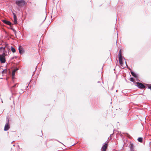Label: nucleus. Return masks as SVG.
I'll use <instances>...</instances> for the list:
<instances>
[{
  "label": "nucleus",
  "instance_id": "nucleus-13",
  "mask_svg": "<svg viewBox=\"0 0 151 151\" xmlns=\"http://www.w3.org/2000/svg\"><path fill=\"white\" fill-rule=\"evenodd\" d=\"M131 74L134 77H135L136 78H137V74H136L135 73H134L133 72L131 71Z\"/></svg>",
  "mask_w": 151,
  "mask_h": 151
},
{
  "label": "nucleus",
  "instance_id": "nucleus-19",
  "mask_svg": "<svg viewBox=\"0 0 151 151\" xmlns=\"http://www.w3.org/2000/svg\"><path fill=\"white\" fill-rule=\"evenodd\" d=\"M130 80L132 82H134V79L133 78H131Z\"/></svg>",
  "mask_w": 151,
  "mask_h": 151
},
{
  "label": "nucleus",
  "instance_id": "nucleus-17",
  "mask_svg": "<svg viewBox=\"0 0 151 151\" xmlns=\"http://www.w3.org/2000/svg\"><path fill=\"white\" fill-rule=\"evenodd\" d=\"M15 75V70H13L12 72V77H14V76Z\"/></svg>",
  "mask_w": 151,
  "mask_h": 151
},
{
  "label": "nucleus",
  "instance_id": "nucleus-2",
  "mask_svg": "<svg viewBox=\"0 0 151 151\" xmlns=\"http://www.w3.org/2000/svg\"><path fill=\"white\" fill-rule=\"evenodd\" d=\"M7 55V54H5L4 52L0 55V61L1 63H4L6 62L5 56Z\"/></svg>",
  "mask_w": 151,
  "mask_h": 151
},
{
  "label": "nucleus",
  "instance_id": "nucleus-16",
  "mask_svg": "<svg viewBox=\"0 0 151 151\" xmlns=\"http://www.w3.org/2000/svg\"><path fill=\"white\" fill-rule=\"evenodd\" d=\"M11 48V50L14 53L15 52L16 50L14 47H13L12 46Z\"/></svg>",
  "mask_w": 151,
  "mask_h": 151
},
{
  "label": "nucleus",
  "instance_id": "nucleus-10",
  "mask_svg": "<svg viewBox=\"0 0 151 151\" xmlns=\"http://www.w3.org/2000/svg\"><path fill=\"white\" fill-rule=\"evenodd\" d=\"M107 147V144H105L101 148V151H106V149Z\"/></svg>",
  "mask_w": 151,
  "mask_h": 151
},
{
  "label": "nucleus",
  "instance_id": "nucleus-12",
  "mask_svg": "<svg viewBox=\"0 0 151 151\" xmlns=\"http://www.w3.org/2000/svg\"><path fill=\"white\" fill-rule=\"evenodd\" d=\"M17 84V83L15 84L14 86H12L11 88V91L12 93L13 92H14L15 91L14 89L13 88L16 87Z\"/></svg>",
  "mask_w": 151,
  "mask_h": 151
},
{
  "label": "nucleus",
  "instance_id": "nucleus-18",
  "mask_svg": "<svg viewBox=\"0 0 151 151\" xmlns=\"http://www.w3.org/2000/svg\"><path fill=\"white\" fill-rule=\"evenodd\" d=\"M148 88L150 89L151 90V84H147Z\"/></svg>",
  "mask_w": 151,
  "mask_h": 151
},
{
  "label": "nucleus",
  "instance_id": "nucleus-6",
  "mask_svg": "<svg viewBox=\"0 0 151 151\" xmlns=\"http://www.w3.org/2000/svg\"><path fill=\"white\" fill-rule=\"evenodd\" d=\"M7 45L6 44L5 46L4 47H0V53H5V54H6V52L5 50V48L6 47Z\"/></svg>",
  "mask_w": 151,
  "mask_h": 151
},
{
  "label": "nucleus",
  "instance_id": "nucleus-3",
  "mask_svg": "<svg viewBox=\"0 0 151 151\" xmlns=\"http://www.w3.org/2000/svg\"><path fill=\"white\" fill-rule=\"evenodd\" d=\"M118 56H119V63L121 65H122L123 64V63L122 62V55L121 54V50L119 51V55H118Z\"/></svg>",
  "mask_w": 151,
  "mask_h": 151
},
{
  "label": "nucleus",
  "instance_id": "nucleus-20",
  "mask_svg": "<svg viewBox=\"0 0 151 151\" xmlns=\"http://www.w3.org/2000/svg\"><path fill=\"white\" fill-rule=\"evenodd\" d=\"M11 29L14 32L15 34L16 33V30L13 28H11Z\"/></svg>",
  "mask_w": 151,
  "mask_h": 151
},
{
  "label": "nucleus",
  "instance_id": "nucleus-1",
  "mask_svg": "<svg viewBox=\"0 0 151 151\" xmlns=\"http://www.w3.org/2000/svg\"><path fill=\"white\" fill-rule=\"evenodd\" d=\"M16 4L20 7H22L26 4L25 1L24 0L16 1Z\"/></svg>",
  "mask_w": 151,
  "mask_h": 151
},
{
  "label": "nucleus",
  "instance_id": "nucleus-21",
  "mask_svg": "<svg viewBox=\"0 0 151 151\" xmlns=\"http://www.w3.org/2000/svg\"><path fill=\"white\" fill-rule=\"evenodd\" d=\"M18 70V69L17 68V69H14L13 70H15V72H16V71L17 70Z\"/></svg>",
  "mask_w": 151,
  "mask_h": 151
},
{
  "label": "nucleus",
  "instance_id": "nucleus-15",
  "mask_svg": "<svg viewBox=\"0 0 151 151\" xmlns=\"http://www.w3.org/2000/svg\"><path fill=\"white\" fill-rule=\"evenodd\" d=\"M138 141L140 142H142V137H139L137 139Z\"/></svg>",
  "mask_w": 151,
  "mask_h": 151
},
{
  "label": "nucleus",
  "instance_id": "nucleus-23",
  "mask_svg": "<svg viewBox=\"0 0 151 151\" xmlns=\"http://www.w3.org/2000/svg\"><path fill=\"white\" fill-rule=\"evenodd\" d=\"M4 70H3V71H2V73H4Z\"/></svg>",
  "mask_w": 151,
  "mask_h": 151
},
{
  "label": "nucleus",
  "instance_id": "nucleus-22",
  "mask_svg": "<svg viewBox=\"0 0 151 151\" xmlns=\"http://www.w3.org/2000/svg\"><path fill=\"white\" fill-rule=\"evenodd\" d=\"M126 65L127 66V67L128 66L127 65V63H126Z\"/></svg>",
  "mask_w": 151,
  "mask_h": 151
},
{
  "label": "nucleus",
  "instance_id": "nucleus-4",
  "mask_svg": "<svg viewBox=\"0 0 151 151\" xmlns=\"http://www.w3.org/2000/svg\"><path fill=\"white\" fill-rule=\"evenodd\" d=\"M118 56H119V63L121 65H122L123 64V63L122 62V55L121 54V50L119 51V55H118Z\"/></svg>",
  "mask_w": 151,
  "mask_h": 151
},
{
  "label": "nucleus",
  "instance_id": "nucleus-5",
  "mask_svg": "<svg viewBox=\"0 0 151 151\" xmlns=\"http://www.w3.org/2000/svg\"><path fill=\"white\" fill-rule=\"evenodd\" d=\"M129 146L130 151H136L135 148V146L133 143L130 142Z\"/></svg>",
  "mask_w": 151,
  "mask_h": 151
},
{
  "label": "nucleus",
  "instance_id": "nucleus-9",
  "mask_svg": "<svg viewBox=\"0 0 151 151\" xmlns=\"http://www.w3.org/2000/svg\"><path fill=\"white\" fill-rule=\"evenodd\" d=\"M14 15V24H17V17L15 14L13 13Z\"/></svg>",
  "mask_w": 151,
  "mask_h": 151
},
{
  "label": "nucleus",
  "instance_id": "nucleus-11",
  "mask_svg": "<svg viewBox=\"0 0 151 151\" xmlns=\"http://www.w3.org/2000/svg\"><path fill=\"white\" fill-rule=\"evenodd\" d=\"M2 21L5 24L9 25H11L12 24L10 22L6 20H2Z\"/></svg>",
  "mask_w": 151,
  "mask_h": 151
},
{
  "label": "nucleus",
  "instance_id": "nucleus-7",
  "mask_svg": "<svg viewBox=\"0 0 151 151\" xmlns=\"http://www.w3.org/2000/svg\"><path fill=\"white\" fill-rule=\"evenodd\" d=\"M7 123L5 125L4 130V131H7L9 130V129L10 128V126L9 125V120L8 119H7Z\"/></svg>",
  "mask_w": 151,
  "mask_h": 151
},
{
  "label": "nucleus",
  "instance_id": "nucleus-14",
  "mask_svg": "<svg viewBox=\"0 0 151 151\" xmlns=\"http://www.w3.org/2000/svg\"><path fill=\"white\" fill-rule=\"evenodd\" d=\"M21 47H19V52L20 54L22 53L23 52V49H21L20 48Z\"/></svg>",
  "mask_w": 151,
  "mask_h": 151
},
{
  "label": "nucleus",
  "instance_id": "nucleus-8",
  "mask_svg": "<svg viewBox=\"0 0 151 151\" xmlns=\"http://www.w3.org/2000/svg\"><path fill=\"white\" fill-rule=\"evenodd\" d=\"M137 86L141 89H143L145 88V86L142 83H136Z\"/></svg>",
  "mask_w": 151,
  "mask_h": 151
}]
</instances>
